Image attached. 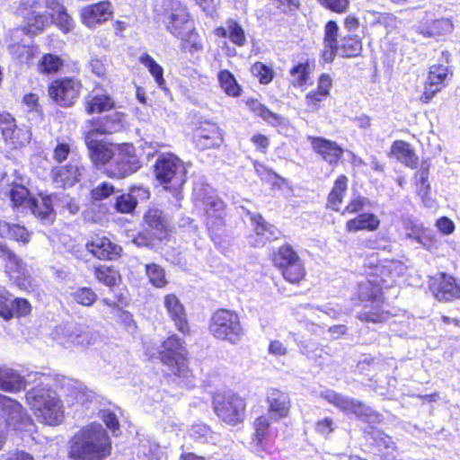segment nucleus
Returning <instances> with one entry per match:
<instances>
[{
    "mask_svg": "<svg viewBox=\"0 0 460 460\" xmlns=\"http://www.w3.org/2000/svg\"><path fill=\"white\" fill-rule=\"evenodd\" d=\"M54 207L52 195H47L41 197L40 199H33L29 209L40 220L50 223L55 218Z\"/></svg>",
    "mask_w": 460,
    "mask_h": 460,
    "instance_id": "c756f323",
    "label": "nucleus"
},
{
    "mask_svg": "<svg viewBox=\"0 0 460 460\" xmlns=\"http://www.w3.org/2000/svg\"><path fill=\"white\" fill-rule=\"evenodd\" d=\"M139 162L131 145L118 146L107 173L114 178H125L137 171Z\"/></svg>",
    "mask_w": 460,
    "mask_h": 460,
    "instance_id": "4468645a",
    "label": "nucleus"
},
{
    "mask_svg": "<svg viewBox=\"0 0 460 460\" xmlns=\"http://www.w3.org/2000/svg\"><path fill=\"white\" fill-rule=\"evenodd\" d=\"M115 192V187L109 182H102L91 191L94 200H102Z\"/></svg>",
    "mask_w": 460,
    "mask_h": 460,
    "instance_id": "e2e57ef3",
    "label": "nucleus"
},
{
    "mask_svg": "<svg viewBox=\"0 0 460 460\" xmlns=\"http://www.w3.org/2000/svg\"><path fill=\"white\" fill-rule=\"evenodd\" d=\"M156 179L164 188L171 184L172 190H177L186 181V168L183 162L173 154L161 155L155 164Z\"/></svg>",
    "mask_w": 460,
    "mask_h": 460,
    "instance_id": "0eeeda50",
    "label": "nucleus"
},
{
    "mask_svg": "<svg viewBox=\"0 0 460 460\" xmlns=\"http://www.w3.org/2000/svg\"><path fill=\"white\" fill-rule=\"evenodd\" d=\"M194 140L199 148L208 149L219 146L223 142V137L216 124L208 123L196 130Z\"/></svg>",
    "mask_w": 460,
    "mask_h": 460,
    "instance_id": "393cba45",
    "label": "nucleus"
},
{
    "mask_svg": "<svg viewBox=\"0 0 460 460\" xmlns=\"http://www.w3.org/2000/svg\"><path fill=\"white\" fill-rule=\"evenodd\" d=\"M26 401L40 422L55 426L62 421L63 406L55 392L35 387L26 394Z\"/></svg>",
    "mask_w": 460,
    "mask_h": 460,
    "instance_id": "20e7f679",
    "label": "nucleus"
},
{
    "mask_svg": "<svg viewBox=\"0 0 460 460\" xmlns=\"http://www.w3.org/2000/svg\"><path fill=\"white\" fill-rule=\"evenodd\" d=\"M54 205L58 209H66L70 214H76L79 210V205L75 199L65 192H59L52 195Z\"/></svg>",
    "mask_w": 460,
    "mask_h": 460,
    "instance_id": "3c124183",
    "label": "nucleus"
},
{
    "mask_svg": "<svg viewBox=\"0 0 460 460\" xmlns=\"http://www.w3.org/2000/svg\"><path fill=\"white\" fill-rule=\"evenodd\" d=\"M123 117L119 112H113L97 121L91 122L93 128L88 132H94L95 137L119 132L124 127Z\"/></svg>",
    "mask_w": 460,
    "mask_h": 460,
    "instance_id": "bb28decb",
    "label": "nucleus"
},
{
    "mask_svg": "<svg viewBox=\"0 0 460 460\" xmlns=\"http://www.w3.org/2000/svg\"><path fill=\"white\" fill-rule=\"evenodd\" d=\"M146 353L150 357L158 355L161 362L180 379L183 386H194V376L188 367L187 350L176 335L165 340L158 349H152L149 343H145Z\"/></svg>",
    "mask_w": 460,
    "mask_h": 460,
    "instance_id": "7ed1b4c3",
    "label": "nucleus"
},
{
    "mask_svg": "<svg viewBox=\"0 0 460 460\" xmlns=\"http://www.w3.org/2000/svg\"><path fill=\"white\" fill-rule=\"evenodd\" d=\"M13 316L21 317L29 314L31 311V304L24 298H13Z\"/></svg>",
    "mask_w": 460,
    "mask_h": 460,
    "instance_id": "338daca9",
    "label": "nucleus"
},
{
    "mask_svg": "<svg viewBox=\"0 0 460 460\" xmlns=\"http://www.w3.org/2000/svg\"><path fill=\"white\" fill-rule=\"evenodd\" d=\"M209 331L215 338L232 344H237L243 336V329L238 314L226 309H220L214 313L210 320Z\"/></svg>",
    "mask_w": 460,
    "mask_h": 460,
    "instance_id": "423d86ee",
    "label": "nucleus"
},
{
    "mask_svg": "<svg viewBox=\"0 0 460 460\" xmlns=\"http://www.w3.org/2000/svg\"><path fill=\"white\" fill-rule=\"evenodd\" d=\"M163 8V22L172 35L182 34L193 26L187 7L179 0H164Z\"/></svg>",
    "mask_w": 460,
    "mask_h": 460,
    "instance_id": "9b49d317",
    "label": "nucleus"
},
{
    "mask_svg": "<svg viewBox=\"0 0 460 460\" xmlns=\"http://www.w3.org/2000/svg\"><path fill=\"white\" fill-rule=\"evenodd\" d=\"M251 221L254 226V234L248 237L249 243L252 246L259 247L266 243L270 240L278 238L279 231L272 225L267 224L262 217L259 214H252Z\"/></svg>",
    "mask_w": 460,
    "mask_h": 460,
    "instance_id": "5701e85b",
    "label": "nucleus"
},
{
    "mask_svg": "<svg viewBox=\"0 0 460 460\" xmlns=\"http://www.w3.org/2000/svg\"><path fill=\"white\" fill-rule=\"evenodd\" d=\"M339 27L337 23L333 21H329L324 29V40L323 44L326 46H332V44L337 43V36H338Z\"/></svg>",
    "mask_w": 460,
    "mask_h": 460,
    "instance_id": "0e129e2a",
    "label": "nucleus"
},
{
    "mask_svg": "<svg viewBox=\"0 0 460 460\" xmlns=\"http://www.w3.org/2000/svg\"><path fill=\"white\" fill-rule=\"evenodd\" d=\"M84 140L90 158L95 165H103L112 161L118 146L98 139L94 132H87Z\"/></svg>",
    "mask_w": 460,
    "mask_h": 460,
    "instance_id": "a211bd4d",
    "label": "nucleus"
},
{
    "mask_svg": "<svg viewBox=\"0 0 460 460\" xmlns=\"http://www.w3.org/2000/svg\"><path fill=\"white\" fill-rule=\"evenodd\" d=\"M452 74L449 73L447 66L443 65L431 66L429 71L424 92L420 98L421 101L428 103L437 93L447 84Z\"/></svg>",
    "mask_w": 460,
    "mask_h": 460,
    "instance_id": "6ab92c4d",
    "label": "nucleus"
},
{
    "mask_svg": "<svg viewBox=\"0 0 460 460\" xmlns=\"http://www.w3.org/2000/svg\"><path fill=\"white\" fill-rule=\"evenodd\" d=\"M194 199L202 206L208 230L217 233L225 226L226 206L215 190L208 184L195 187Z\"/></svg>",
    "mask_w": 460,
    "mask_h": 460,
    "instance_id": "39448f33",
    "label": "nucleus"
},
{
    "mask_svg": "<svg viewBox=\"0 0 460 460\" xmlns=\"http://www.w3.org/2000/svg\"><path fill=\"white\" fill-rule=\"evenodd\" d=\"M348 189V178L345 175L339 176L333 185L332 191L328 196V206L336 211L340 210Z\"/></svg>",
    "mask_w": 460,
    "mask_h": 460,
    "instance_id": "c9c22d12",
    "label": "nucleus"
},
{
    "mask_svg": "<svg viewBox=\"0 0 460 460\" xmlns=\"http://www.w3.org/2000/svg\"><path fill=\"white\" fill-rule=\"evenodd\" d=\"M84 171L79 160H71L66 165L54 167L51 177L57 186L71 187L81 180Z\"/></svg>",
    "mask_w": 460,
    "mask_h": 460,
    "instance_id": "4be33fe9",
    "label": "nucleus"
},
{
    "mask_svg": "<svg viewBox=\"0 0 460 460\" xmlns=\"http://www.w3.org/2000/svg\"><path fill=\"white\" fill-rule=\"evenodd\" d=\"M13 300L11 294L5 289H0V316L4 320L13 317Z\"/></svg>",
    "mask_w": 460,
    "mask_h": 460,
    "instance_id": "13d9d810",
    "label": "nucleus"
},
{
    "mask_svg": "<svg viewBox=\"0 0 460 460\" xmlns=\"http://www.w3.org/2000/svg\"><path fill=\"white\" fill-rule=\"evenodd\" d=\"M43 5L40 0H22L17 12L20 15L26 19L31 14L41 11Z\"/></svg>",
    "mask_w": 460,
    "mask_h": 460,
    "instance_id": "bf43d9fd",
    "label": "nucleus"
},
{
    "mask_svg": "<svg viewBox=\"0 0 460 460\" xmlns=\"http://www.w3.org/2000/svg\"><path fill=\"white\" fill-rule=\"evenodd\" d=\"M111 450V438L100 423L83 428L69 441V456L74 460H104Z\"/></svg>",
    "mask_w": 460,
    "mask_h": 460,
    "instance_id": "f03ea898",
    "label": "nucleus"
},
{
    "mask_svg": "<svg viewBox=\"0 0 460 460\" xmlns=\"http://www.w3.org/2000/svg\"><path fill=\"white\" fill-rule=\"evenodd\" d=\"M113 13L112 5L108 1L88 4L80 10L82 22L88 28H95L110 19Z\"/></svg>",
    "mask_w": 460,
    "mask_h": 460,
    "instance_id": "aec40b11",
    "label": "nucleus"
},
{
    "mask_svg": "<svg viewBox=\"0 0 460 460\" xmlns=\"http://www.w3.org/2000/svg\"><path fill=\"white\" fill-rule=\"evenodd\" d=\"M274 264L283 278L292 284H298L305 276V270L296 252L289 246H282L274 256Z\"/></svg>",
    "mask_w": 460,
    "mask_h": 460,
    "instance_id": "9d476101",
    "label": "nucleus"
},
{
    "mask_svg": "<svg viewBox=\"0 0 460 460\" xmlns=\"http://www.w3.org/2000/svg\"><path fill=\"white\" fill-rule=\"evenodd\" d=\"M362 49L361 41L355 37H346L338 45L339 56L342 58H352L359 55Z\"/></svg>",
    "mask_w": 460,
    "mask_h": 460,
    "instance_id": "49530a36",
    "label": "nucleus"
},
{
    "mask_svg": "<svg viewBox=\"0 0 460 460\" xmlns=\"http://www.w3.org/2000/svg\"><path fill=\"white\" fill-rule=\"evenodd\" d=\"M321 397L326 400L329 403L339 408L341 411L347 413L351 412L358 418L365 420H370V419L375 415L374 411L370 407L358 401H355L343 396L342 394H337L332 390L323 391L321 393Z\"/></svg>",
    "mask_w": 460,
    "mask_h": 460,
    "instance_id": "f3484780",
    "label": "nucleus"
},
{
    "mask_svg": "<svg viewBox=\"0 0 460 460\" xmlns=\"http://www.w3.org/2000/svg\"><path fill=\"white\" fill-rule=\"evenodd\" d=\"M252 74L257 77L261 84H267L270 83L274 76L273 70L261 62H256L251 68Z\"/></svg>",
    "mask_w": 460,
    "mask_h": 460,
    "instance_id": "4d7b16f0",
    "label": "nucleus"
},
{
    "mask_svg": "<svg viewBox=\"0 0 460 460\" xmlns=\"http://www.w3.org/2000/svg\"><path fill=\"white\" fill-rule=\"evenodd\" d=\"M63 59L53 54H45L39 62V70L43 74L57 73L63 66Z\"/></svg>",
    "mask_w": 460,
    "mask_h": 460,
    "instance_id": "09e8293b",
    "label": "nucleus"
},
{
    "mask_svg": "<svg viewBox=\"0 0 460 460\" xmlns=\"http://www.w3.org/2000/svg\"><path fill=\"white\" fill-rule=\"evenodd\" d=\"M47 6L52 10L50 15L53 22L63 32L67 33L72 31L74 28V21L63 5L52 1L47 2Z\"/></svg>",
    "mask_w": 460,
    "mask_h": 460,
    "instance_id": "f704fd0d",
    "label": "nucleus"
},
{
    "mask_svg": "<svg viewBox=\"0 0 460 460\" xmlns=\"http://www.w3.org/2000/svg\"><path fill=\"white\" fill-rule=\"evenodd\" d=\"M313 150L330 165H336L343 155V148L335 141L322 137H307Z\"/></svg>",
    "mask_w": 460,
    "mask_h": 460,
    "instance_id": "412c9836",
    "label": "nucleus"
},
{
    "mask_svg": "<svg viewBox=\"0 0 460 460\" xmlns=\"http://www.w3.org/2000/svg\"><path fill=\"white\" fill-rule=\"evenodd\" d=\"M213 407L217 416L229 425L234 426L243 420L246 404L242 397L234 394H217Z\"/></svg>",
    "mask_w": 460,
    "mask_h": 460,
    "instance_id": "1a4fd4ad",
    "label": "nucleus"
},
{
    "mask_svg": "<svg viewBox=\"0 0 460 460\" xmlns=\"http://www.w3.org/2000/svg\"><path fill=\"white\" fill-rule=\"evenodd\" d=\"M87 250L100 260H115L122 251L121 247L105 236H97L87 243Z\"/></svg>",
    "mask_w": 460,
    "mask_h": 460,
    "instance_id": "b1692460",
    "label": "nucleus"
},
{
    "mask_svg": "<svg viewBox=\"0 0 460 460\" xmlns=\"http://www.w3.org/2000/svg\"><path fill=\"white\" fill-rule=\"evenodd\" d=\"M429 289L438 302L460 299V281L452 275L439 273L429 279Z\"/></svg>",
    "mask_w": 460,
    "mask_h": 460,
    "instance_id": "2eb2a0df",
    "label": "nucleus"
},
{
    "mask_svg": "<svg viewBox=\"0 0 460 460\" xmlns=\"http://www.w3.org/2000/svg\"><path fill=\"white\" fill-rule=\"evenodd\" d=\"M402 224H403V227L406 231V237L412 238V239L417 240L418 242H420V233H421L420 226L418 225L414 220L410 219V218L403 219Z\"/></svg>",
    "mask_w": 460,
    "mask_h": 460,
    "instance_id": "774afa93",
    "label": "nucleus"
},
{
    "mask_svg": "<svg viewBox=\"0 0 460 460\" xmlns=\"http://www.w3.org/2000/svg\"><path fill=\"white\" fill-rule=\"evenodd\" d=\"M0 235L23 243L30 240V234L24 226L5 221H0Z\"/></svg>",
    "mask_w": 460,
    "mask_h": 460,
    "instance_id": "e433bc0d",
    "label": "nucleus"
},
{
    "mask_svg": "<svg viewBox=\"0 0 460 460\" xmlns=\"http://www.w3.org/2000/svg\"><path fill=\"white\" fill-rule=\"evenodd\" d=\"M404 266L399 261H390L375 269L376 276L359 283L358 307L356 316L361 322L382 323L389 319L390 312L382 294L383 287H390L394 278L401 275Z\"/></svg>",
    "mask_w": 460,
    "mask_h": 460,
    "instance_id": "f257e3e1",
    "label": "nucleus"
},
{
    "mask_svg": "<svg viewBox=\"0 0 460 460\" xmlns=\"http://www.w3.org/2000/svg\"><path fill=\"white\" fill-rule=\"evenodd\" d=\"M139 62L147 68L157 85L160 88H164L165 81L164 79L163 67L147 53H144L139 57Z\"/></svg>",
    "mask_w": 460,
    "mask_h": 460,
    "instance_id": "37998d69",
    "label": "nucleus"
},
{
    "mask_svg": "<svg viewBox=\"0 0 460 460\" xmlns=\"http://www.w3.org/2000/svg\"><path fill=\"white\" fill-rule=\"evenodd\" d=\"M95 279L107 287L115 286L119 279V273L112 268L101 265L93 269Z\"/></svg>",
    "mask_w": 460,
    "mask_h": 460,
    "instance_id": "de8ad7c7",
    "label": "nucleus"
},
{
    "mask_svg": "<svg viewBox=\"0 0 460 460\" xmlns=\"http://www.w3.org/2000/svg\"><path fill=\"white\" fill-rule=\"evenodd\" d=\"M11 202L14 208H30L33 198L30 197L27 188L22 185H14L9 191Z\"/></svg>",
    "mask_w": 460,
    "mask_h": 460,
    "instance_id": "79ce46f5",
    "label": "nucleus"
},
{
    "mask_svg": "<svg viewBox=\"0 0 460 460\" xmlns=\"http://www.w3.org/2000/svg\"><path fill=\"white\" fill-rule=\"evenodd\" d=\"M9 52L20 62H27L33 56V49L26 43H13L8 47Z\"/></svg>",
    "mask_w": 460,
    "mask_h": 460,
    "instance_id": "5fc2aeb1",
    "label": "nucleus"
},
{
    "mask_svg": "<svg viewBox=\"0 0 460 460\" xmlns=\"http://www.w3.org/2000/svg\"><path fill=\"white\" fill-rule=\"evenodd\" d=\"M0 411L5 424L13 430H22L31 425V419L20 402L0 394Z\"/></svg>",
    "mask_w": 460,
    "mask_h": 460,
    "instance_id": "dca6fc26",
    "label": "nucleus"
},
{
    "mask_svg": "<svg viewBox=\"0 0 460 460\" xmlns=\"http://www.w3.org/2000/svg\"><path fill=\"white\" fill-rule=\"evenodd\" d=\"M174 37L180 39V49L183 53H189L191 56L201 53L204 49L203 40L197 32L194 26L183 31L182 34H177Z\"/></svg>",
    "mask_w": 460,
    "mask_h": 460,
    "instance_id": "c85d7f7f",
    "label": "nucleus"
},
{
    "mask_svg": "<svg viewBox=\"0 0 460 460\" xmlns=\"http://www.w3.org/2000/svg\"><path fill=\"white\" fill-rule=\"evenodd\" d=\"M228 28V39L230 41L239 47L246 44V37L242 26L233 19L226 21Z\"/></svg>",
    "mask_w": 460,
    "mask_h": 460,
    "instance_id": "864d4df0",
    "label": "nucleus"
},
{
    "mask_svg": "<svg viewBox=\"0 0 460 460\" xmlns=\"http://www.w3.org/2000/svg\"><path fill=\"white\" fill-rule=\"evenodd\" d=\"M137 199L131 193L121 194L117 197L115 208L119 213H132L137 207Z\"/></svg>",
    "mask_w": 460,
    "mask_h": 460,
    "instance_id": "6e6d98bb",
    "label": "nucleus"
},
{
    "mask_svg": "<svg viewBox=\"0 0 460 460\" xmlns=\"http://www.w3.org/2000/svg\"><path fill=\"white\" fill-rule=\"evenodd\" d=\"M310 74V66L309 62H301L297 65L294 66L290 71V84L295 87L304 86L308 79Z\"/></svg>",
    "mask_w": 460,
    "mask_h": 460,
    "instance_id": "a18cd8bd",
    "label": "nucleus"
},
{
    "mask_svg": "<svg viewBox=\"0 0 460 460\" xmlns=\"http://www.w3.org/2000/svg\"><path fill=\"white\" fill-rule=\"evenodd\" d=\"M392 154L405 165L414 168L418 164V157L411 149L410 144L402 140L394 142L391 147Z\"/></svg>",
    "mask_w": 460,
    "mask_h": 460,
    "instance_id": "72a5a7b5",
    "label": "nucleus"
},
{
    "mask_svg": "<svg viewBox=\"0 0 460 460\" xmlns=\"http://www.w3.org/2000/svg\"><path fill=\"white\" fill-rule=\"evenodd\" d=\"M253 425L255 429V439L258 443H261L268 433V429L270 425V418L264 415L260 416L255 420Z\"/></svg>",
    "mask_w": 460,
    "mask_h": 460,
    "instance_id": "052dcab7",
    "label": "nucleus"
},
{
    "mask_svg": "<svg viewBox=\"0 0 460 460\" xmlns=\"http://www.w3.org/2000/svg\"><path fill=\"white\" fill-rule=\"evenodd\" d=\"M25 388L24 378L15 370L3 367H0V389L15 393Z\"/></svg>",
    "mask_w": 460,
    "mask_h": 460,
    "instance_id": "7c9ffc66",
    "label": "nucleus"
},
{
    "mask_svg": "<svg viewBox=\"0 0 460 460\" xmlns=\"http://www.w3.org/2000/svg\"><path fill=\"white\" fill-rule=\"evenodd\" d=\"M0 258L4 261L5 272L16 286L22 290L31 288L29 270L24 262L4 243H0Z\"/></svg>",
    "mask_w": 460,
    "mask_h": 460,
    "instance_id": "f8f14e48",
    "label": "nucleus"
},
{
    "mask_svg": "<svg viewBox=\"0 0 460 460\" xmlns=\"http://www.w3.org/2000/svg\"><path fill=\"white\" fill-rule=\"evenodd\" d=\"M217 79L222 90L229 96L238 97L241 95V86L238 84L234 75L228 70H221L217 74Z\"/></svg>",
    "mask_w": 460,
    "mask_h": 460,
    "instance_id": "ea45409f",
    "label": "nucleus"
},
{
    "mask_svg": "<svg viewBox=\"0 0 460 460\" xmlns=\"http://www.w3.org/2000/svg\"><path fill=\"white\" fill-rule=\"evenodd\" d=\"M164 305L177 329L182 333L188 332L185 310L179 298L174 294H168L164 298Z\"/></svg>",
    "mask_w": 460,
    "mask_h": 460,
    "instance_id": "a878e982",
    "label": "nucleus"
},
{
    "mask_svg": "<svg viewBox=\"0 0 460 460\" xmlns=\"http://www.w3.org/2000/svg\"><path fill=\"white\" fill-rule=\"evenodd\" d=\"M31 132L27 127H16L4 137V141L13 148L23 146L30 143Z\"/></svg>",
    "mask_w": 460,
    "mask_h": 460,
    "instance_id": "c03bdc74",
    "label": "nucleus"
},
{
    "mask_svg": "<svg viewBox=\"0 0 460 460\" xmlns=\"http://www.w3.org/2000/svg\"><path fill=\"white\" fill-rule=\"evenodd\" d=\"M335 429V425L332 418L325 417L316 421L314 430L316 433L327 437Z\"/></svg>",
    "mask_w": 460,
    "mask_h": 460,
    "instance_id": "69168bd1",
    "label": "nucleus"
},
{
    "mask_svg": "<svg viewBox=\"0 0 460 460\" xmlns=\"http://www.w3.org/2000/svg\"><path fill=\"white\" fill-rule=\"evenodd\" d=\"M269 412L278 419L285 418L290 410V399L288 395L278 389L271 388L267 394Z\"/></svg>",
    "mask_w": 460,
    "mask_h": 460,
    "instance_id": "cd10ccee",
    "label": "nucleus"
},
{
    "mask_svg": "<svg viewBox=\"0 0 460 460\" xmlns=\"http://www.w3.org/2000/svg\"><path fill=\"white\" fill-rule=\"evenodd\" d=\"M114 107L113 100L107 94H95L89 96L85 101L87 113H101Z\"/></svg>",
    "mask_w": 460,
    "mask_h": 460,
    "instance_id": "58836bf2",
    "label": "nucleus"
},
{
    "mask_svg": "<svg viewBox=\"0 0 460 460\" xmlns=\"http://www.w3.org/2000/svg\"><path fill=\"white\" fill-rule=\"evenodd\" d=\"M380 225L378 217L370 213L358 215L357 217L350 219L346 224V229L349 232H358L361 230L376 231Z\"/></svg>",
    "mask_w": 460,
    "mask_h": 460,
    "instance_id": "473e14b6",
    "label": "nucleus"
},
{
    "mask_svg": "<svg viewBox=\"0 0 460 460\" xmlns=\"http://www.w3.org/2000/svg\"><path fill=\"white\" fill-rule=\"evenodd\" d=\"M369 204V200L360 195H354L349 204L345 207L342 214H354L361 211L367 205Z\"/></svg>",
    "mask_w": 460,
    "mask_h": 460,
    "instance_id": "680f3d73",
    "label": "nucleus"
},
{
    "mask_svg": "<svg viewBox=\"0 0 460 460\" xmlns=\"http://www.w3.org/2000/svg\"><path fill=\"white\" fill-rule=\"evenodd\" d=\"M72 299L84 306H91L97 299L96 293L90 288H78L70 293Z\"/></svg>",
    "mask_w": 460,
    "mask_h": 460,
    "instance_id": "603ef678",
    "label": "nucleus"
},
{
    "mask_svg": "<svg viewBox=\"0 0 460 460\" xmlns=\"http://www.w3.org/2000/svg\"><path fill=\"white\" fill-rule=\"evenodd\" d=\"M27 23L24 28H17L13 31L15 37H19L24 33L34 35L42 31L48 22L47 16L41 13V11L31 14L25 19Z\"/></svg>",
    "mask_w": 460,
    "mask_h": 460,
    "instance_id": "4c0bfd02",
    "label": "nucleus"
},
{
    "mask_svg": "<svg viewBox=\"0 0 460 460\" xmlns=\"http://www.w3.org/2000/svg\"><path fill=\"white\" fill-rule=\"evenodd\" d=\"M146 274L149 282L156 288H164L167 284L164 270L158 264H146Z\"/></svg>",
    "mask_w": 460,
    "mask_h": 460,
    "instance_id": "8fccbe9b",
    "label": "nucleus"
},
{
    "mask_svg": "<svg viewBox=\"0 0 460 460\" xmlns=\"http://www.w3.org/2000/svg\"><path fill=\"white\" fill-rule=\"evenodd\" d=\"M375 443L380 448L386 450V452L383 453L384 460H394L398 456L397 447L393 441L392 438L380 432H375Z\"/></svg>",
    "mask_w": 460,
    "mask_h": 460,
    "instance_id": "a19ab883",
    "label": "nucleus"
},
{
    "mask_svg": "<svg viewBox=\"0 0 460 460\" xmlns=\"http://www.w3.org/2000/svg\"><path fill=\"white\" fill-rule=\"evenodd\" d=\"M146 225L152 230V234L157 240L166 236L167 225L163 213L158 208H150L144 217Z\"/></svg>",
    "mask_w": 460,
    "mask_h": 460,
    "instance_id": "2f4dec72",
    "label": "nucleus"
},
{
    "mask_svg": "<svg viewBox=\"0 0 460 460\" xmlns=\"http://www.w3.org/2000/svg\"><path fill=\"white\" fill-rule=\"evenodd\" d=\"M81 89V82L75 77H63L50 84L49 94L59 106L69 107L78 99Z\"/></svg>",
    "mask_w": 460,
    "mask_h": 460,
    "instance_id": "ddd939ff",
    "label": "nucleus"
},
{
    "mask_svg": "<svg viewBox=\"0 0 460 460\" xmlns=\"http://www.w3.org/2000/svg\"><path fill=\"white\" fill-rule=\"evenodd\" d=\"M52 339L61 346L70 349L75 346L86 347L93 344L95 335L76 323L58 324L51 332Z\"/></svg>",
    "mask_w": 460,
    "mask_h": 460,
    "instance_id": "6e6552de",
    "label": "nucleus"
}]
</instances>
